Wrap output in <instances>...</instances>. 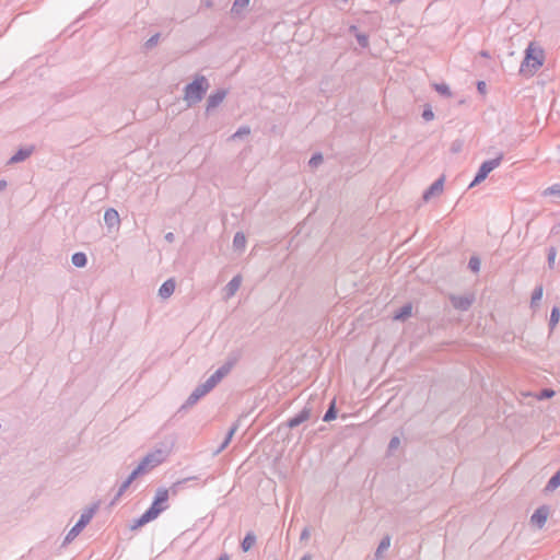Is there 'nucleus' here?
Wrapping results in <instances>:
<instances>
[{
    "instance_id": "f257e3e1",
    "label": "nucleus",
    "mask_w": 560,
    "mask_h": 560,
    "mask_svg": "<svg viewBox=\"0 0 560 560\" xmlns=\"http://www.w3.org/2000/svg\"><path fill=\"white\" fill-rule=\"evenodd\" d=\"M524 54V59L520 66V73L532 78L545 63V50L538 43L530 42Z\"/></svg>"
},
{
    "instance_id": "f03ea898",
    "label": "nucleus",
    "mask_w": 560,
    "mask_h": 560,
    "mask_svg": "<svg viewBox=\"0 0 560 560\" xmlns=\"http://www.w3.org/2000/svg\"><path fill=\"white\" fill-rule=\"evenodd\" d=\"M168 490L160 488L156 491L155 498L148 511H145L140 518L137 520L135 528L143 526L144 524L155 520L161 512L167 509Z\"/></svg>"
},
{
    "instance_id": "7ed1b4c3",
    "label": "nucleus",
    "mask_w": 560,
    "mask_h": 560,
    "mask_svg": "<svg viewBox=\"0 0 560 560\" xmlns=\"http://www.w3.org/2000/svg\"><path fill=\"white\" fill-rule=\"evenodd\" d=\"M209 86V81L205 75H196L194 81L185 86L184 101L188 106L199 103L203 98Z\"/></svg>"
},
{
    "instance_id": "20e7f679",
    "label": "nucleus",
    "mask_w": 560,
    "mask_h": 560,
    "mask_svg": "<svg viewBox=\"0 0 560 560\" xmlns=\"http://www.w3.org/2000/svg\"><path fill=\"white\" fill-rule=\"evenodd\" d=\"M164 460V454L162 451H155L147 455L138 465V467L130 474L129 478L124 485V489L127 488L139 475H142L150 469L159 466Z\"/></svg>"
},
{
    "instance_id": "39448f33",
    "label": "nucleus",
    "mask_w": 560,
    "mask_h": 560,
    "mask_svg": "<svg viewBox=\"0 0 560 560\" xmlns=\"http://www.w3.org/2000/svg\"><path fill=\"white\" fill-rule=\"evenodd\" d=\"M502 160H503V154L499 153L497 155V158H494L492 160L485 161L480 165V167H479V170H478L474 180L471 182L470 186H475V185L481 183L482 180H485L486 177L488 176V174L491 171H493L494 168H497L501 164Z\"/></svg>"
},
{
    "instance_id": "423d86ee",
    "label": "nucleus",
    "mask_w": 560,
    "mask_h": 560,
    "mask_svg": "<svg viewBox=\"0 0 560 560\" xmlns=\"http://www.w3.org/2000/svg\"><path fill=\"white\" fill-rule=\"evenodd\" d=\"M94 514V510L91 509L86 512H84L78 523L69 530L68 535L66 536L67 541H71L74 539L79 533L90 523Z\"/></svg>"
},
{
    "instance_id": "0eeeda50",
    "label": "nucleus",
    "mask_w": 560,
    "mask_h": 560,
    "mask_svg": "<svg viewBox=\"0 0 560 560\" xmlns=\"http://www.w3.org/2000/svg\"><path fill=\"white\" fill-rule=\"evenodd\" d=\"M549 516V508L542 505L538 508L534 514L530 516V523L537 528H542L547 522Z\"/></svg>"
},
{
    "instance_id": "6e6552de",
    "label": "nucleus",
    "mask_w": 560,
    "mask_h": 560,
    "mask_svg": "<svg viewBox=\"0 0 560 560\" xmlns=\"http://www.w3.org/2000/svg\"><path fill=\"white\" fill-rule=\"evenodd\" d=\"M444 189V177L438 178L422 195V200L429 201L434 197L440 196Z\"/></svg>"
},
{
    "instance_id": "1a4fd4ad",
    "label": "nucleus",
    "mask_w": 560,
    "mask_h": 560,
    "mask_svg": "<svg viewBox=\"0 0 560 560\" xmlns=\"http://www.w3.org/2000/svg\"><path fill=\"white\" fill-rule=\"evenodd\" d=\"M104 222L109 231L118 229L120 223L118 212L113 208L107 209L104 213Z\"/></svg>"
},
{
    "instance_id": "9d476101",
    "label": "nucleus",
    "mask_w": 560,
    "mask_h": 560,
    "mask_svg": "<svg viewBox=\"0 0 560 560\" xmlns=\"http://www.w3.org/2000/svg\"><path fill=\"white\" fill-rule=\"evenodd\" d=\"M226 94L228 92L225 90H218L215 93H212L207 100V112L218 107L223 102Z\"/></svg>"
},
{
    "instance_id": "9b49d317",
    "label": "nucleus",
    "mask_w": 560,
    "mask_h": 560,
    "mask_svg": "<svg viewBox=\"0 0 560 560\" xmlns=\"http://www.w3.org/2000/svg\"><path fill=\"white\" fill-rule=\"evenodd\" d=\"M33 151V147L22 148L10 158L9 163L14 164L25 161L28 156H31Z\"/></svg>"
},
{
    "instance_id": "f8f14e48",
    "label": "nucleus",
    "mask_w": 560,
    "mask_h": 560,
    "mask_svg": "<svg viewBox=\"0 0 560 560\" xmlns=\"http://www.w3.org/2000/svg\"><path fill=\"white\" fill-rule=\"evenodd\" d=\"M175 291V281L170 279L165 281L159 289V295L162 299H168Z\"/></svg>"
},
{
    "instance_id": "ddd939ff",
    "label": "nucleus",
    "mask_w": 560,
    "mask_h": 560,
    "mask_svg": "<svg viewBox=\"0 0 560 560\" xmlns=\"http://www.w3.org/2000/svg\"><path fill=\"white\" fill-rule=\"evenodd\" d=\"M242 283V278L240 276L234 277L226 285V296L230 298L236 293Z\"/></svg>"
},
{
    "instance_id": "4468645a",
    "label": "nucleus",
    "mask_w": 560,
    "mask_h": 560,
    "mask_svg": "<svg viewBox=\"0 0 560 560\" xmlns=\"http://www.w3.org/2000/svg\"><path fill=\"white\" fill-rule=\"evenodd\" d=\"M250 0H234L231 13L235 16H240L243 11L248 7Z\"/></svg>"
},
{
    "instance_id": "2eb2a0df",
    "label": "nucleus",
    "mask_w": 560,
    "mask_h": 560,
    "mask_svg": "<svg viewBox=\"0 0 560 560\" xmlns=\"http://www.w3.org/2000/svg\"><path fill=\"white\" fill-rule=\"evenodd\" d=\"M228 373L229 368L219 369L213 375H211L207 380V382L210 383V386L214 387Z\"/></svg>"
},
{
    "instance_id": "dca6fc26",
    "label": "nucleus",
    "mask_w": 560,
    "mask_h": 560,
    "mask_svg": "<svg viewBox=\"0 0 560 560\" xmlns=\"http://www.w3.org/2000/svg\"><path fill=\"white\" fill-rule=\"evenodd\" d=\"M308 417H310V412L307 410H303L298 416L291 418L288 421V425H289V428H294V427L301 424L302 422L306 421L308 419Z\"/></svg>"
},
{
    "instance_id": "f3484780",
    "label": "nucleus",
    "mask_w": 560,
    "mask_h": 560,
    "mask_svg": "<svg viewBox=\"0 0 560 560\" xmlns=\"http://www.w3.org/2000/svg\"><path fill=\"white\" fill-rule=\"evenodd\" d=\"M349 30L351 33H353L355 35V38L361 47L365 48L369 46L368 36L365 34L359 33L357 26L351 25Z\"/></svg>"
},
{
    "instance_id": "a211bd4d",
    "label": "nucleus",
    "mask_w": 560,
    "mask_h": 560,
    "mask_svg": "<svg viewBox=\"0 0 560 560\" xmlns=\"http://www.w3.org/2000/svg\"><path fill=\"white\" fill-rule=\"evenodd\" d=\"M411 312H412V307L410 304H407L405 306H402L400 308L399 312H397L395 315H394V319L395 320H405L406 318L410 317L411 315Z\"/></svg>"
},
{
    "instance_id": "6ab92c4d",
    "label": "nucleus",
    "mask_w": 560,
    "mask_h": 560,
    "mask_svg": "<svg viewBox=\"0 0 560 560\" xmlns=\"http://www.w3.org/2000/svg\"><path fill=\"white\" fill-rule=\"evenodd\" d=\"M390 546V538L388 536L384 537L382 541L378 545V548L376 550V557L381 558L383 553L389 548Z\"/></svg>"
},
{
    "instance_id": "aec40b11",
    "label": "nucleus",
    "mask_w": 560,
    "mask_h": 560,
    "mask_svg": "<svg viewBox=\"0 0 560 560\" xmlns=\"http://www.w3.org/2000/svg\"><path fill=\"white\" fill-rule=\"evenodd\" d=\"M256 538L253 534H247L242 541V549L247 552L255 545Z\"/></svg>"
},
{
    "instance_id": "412c9836",
    "label": "nucleus",
    "mask_w": 560,
    "mask_h": 560,
    "mask_svg": "<svg viewBox=\"0 0 560 560\" xmlns=\"http://www.w3.org/2000/svg\"><path fill=\"white\" fill-rule=\"evenodd\" d=\"M72 262L77 267H83L86 264V256L83 253H75L72 256Z\"/></svg>"
},
{
    "instance_id": "4be33fe9",
    "label": "nucleus",
    "mask_w": 560,
    "mask_h": 560,
    "mask_svg": "<svg viewBox=\"0 0 560 560\" xmlns=\"http://www.w3.org/2000/svg\"><path fill=\"white\" fill-rule=\"evenodd\" d=\"M560 486V470L549 480L547 490L552 491Z\"/></svg>"
},
{
    "instance_id": "5701e85b",
    "label": "nucleus",
    "mask_w": 560,
    "mask_h": 560,
    "mask_svg": "<svg viewBox=\"0 0 560 560\" xmlns=\"http://www.w3.org/2000/svg\"><path fill=\"white\" fill-rule=\"evenodd\" d=\"M249 133H250V128L247 126H242L237 129V131L235 133L232 135L231 139L235 140V139L242 138L244 136H247Z\"/></svg>"
},
{
    "instance_id": "b1692460",
    "label": "nucleus",
    "mask_w": 560,
    "mask_h": 560,
    "mask_svg": "<svg viewBox=\"0 0 560 560\" xmlns=\"http://www.w3.org/2000/svg\"><path fill=\"white\" fill-rule=\"evenodd\" d=\"M213 387L210 386V383L206 382L201 387H199L194 396L196 399H198L199 397H201L202 395H205L206 393H208L209 390H211Z\"/></svg>"
},
{
    "instance_id": "393cba45",
    "label": "nucleus",
    "mask_w": 560,
    "mask_h": 560,
    "mask_svg": "<svg viewBox=\"0 0 560 560\" xmlns=\"http://www.w3.org/2000/svg\"><path fill=\"white\" fill-rule=\"evenodd\" d=\"M560 319V311L558 307H553L550 315V326L553 328Z\"/></svg>"
},
{
    "instance_id": "a878e982",
    "label": "nucleus",
    "mask_w": 560,
    "mask_h": 560,
    "mask_svg": "<svg viewBox=\"0 0 560 560\" xmlns=\"http://www.w3.org/2000/svg\"><path fill=\"white\" fill-rule=\"evenodd\" d=\"M322 162L323 155L320 153H316L310 159L308 164L311 167H317Z\"/></svg>"
},
{
    "instance_id": "bb28decb",
    "label": "nucleus",
    "mask_w": 560,
    "mask_h": 560,
    "mask_svg": "<svg viewBox=\"0 0 560 560\" xmlns=\"http://www.w3.org/2000/svg\"><path fill=\"white\" fill-rule=\"evenodd\" d=\"M422 118L430 121L434 119V113L431 108V106L427 105L424 109L422 110Z\"/></svg>"
},
{
    "instance_id": "cd10ccee",
    "label": "nucleus",
    "mask_w": 560,
    "mask_h": 560,
    "mask_svg": "<svg viewBox=\"0 0 560 560\" xmlns=\"http://www.w3.org/2000/svg\"><path fill=\"white\" fill-rule=\"evenodd\" d=\"M542 294H544V289L542 287H537L534 294H533V298H532V304H536L537 302L540 301V299L542 298Z\"/></svg>"
},
{
    "instance_id": "c85d7f7f",
    "label": "nucleus",
    "mask_w": 560,
    "mask_h": 560,
    "mask_svg": "<svg viewBox=\"0 0 560 560\" xmlns=\"http://www.w3.org/2000/svg\"><path fill=\"white\" fill-rule=\"evenodd\" d=\"M245 243H246L245 234L242 232H237L234 235L233 245H245Z\"/></svg>"
},
{
    "instance_id": "c756f323",
    "label": "nucleus",
    "mask_w": 560,
    "mask_h": 560,
    "mask_svg": "<svg viewBox=\"0 0 560 560\" xmlns=\"http://www.w3.org/2000/svg\"><path fill=\"white\" fill-rule=\"evenodd\" d=\"M435 90H436L440 94H442V95H444V96H451V91H450L448 86H447V85H445V84H436V85H435Z\"/></svg>"
},
{
    "instance_id": "7c9ffc66",
    "label": "nucleus",
    "mask_w": 560,
    "mask_h": 560,
    "mask_svg": "<svg viewBox=\"0 0 560 560\" xmlns=\"http://www.w3.org/2000/svg\"><path fill=\"white\" fill-rule=\"evenodd\" d=\"M545 195L560 196V184H556L545 190Z\"/></svg>"
},
{
    "instance_id": "2f4dec72",
    "label": "nucleus",
    "mask_w": 560,
    "mask_h": 560,
    "mask_svg": "<svg viewBox=\"0 0 560 560\" xmlns=\"http://www.w3.org/2000/svg\"><path fill=\"white\" fill-rule=\"evenodd\" d=\"M469 267L474 272H478L480 270V260L476 257H472L469 261Z\"/></svg>"
},
{
    "instance_id": "473e14b6",
    "label": "nucleus",
    "mask_w": 560,
    "mask_h": 560,
    "mask_svg": "<svg viewBox=\"0 0 560 560\" xmlns=\"http://www.w3.org/2000/svg\"><path fill=\"white\" fill-rule=\"evenodd\" d=\"M159 37H160V35H159V34L153 35L152 37H150V38L147 40L145 46H147V47H149V48H150V47H153L154 45H156V44H158V42H159Z\"/></svg>"
},
{
    "instance_id": "72a5a7b5",
    "label": "nucleus",
    "mask_w": 560,
    "mask_h": 560,
    "mask_svg": "<svg viewBox=\"0 0 560 560\" xmlns=\"http://www.w3.org/2000/svg\"><path fill=\"white\" fill-rule=\"evenodd\" d=\"M454 304L458 307H466L470 304V300L457 299L454 301Z\"/></svg>"
},
{
    "instance_id": "f704fd0d",
    "label": "nucleus",
    "mask_w": 560,
    "mask_h": 560,
    "mask_svg": "<svg viewBox=\"0 0 560 560\" xmlns=\"http://www.w3.org/2000/svg\"><path fill=\"white\" fill-rule=\"evenodd\" d=\"M335 411H334V407H331L327 412L326 415L324 416V420L325 421H329L331 419H335Z\"/></svg>"
},
{
    "instance_id": "c9c22d12",
    "label": "nucleus",
    "mask_w": 560,
    "mask_h": 560,
    "mask_svg": "<svg viewBox=\"0 0 560 560\" xmlns=\"http://www.w3.org/2000/svg\"><path fill=\"white\" fill-rule=\"evenodd\" d=\"M399 443H400V441H399V439H398V438H393V439L390 440V443H389V448H390V450H394V448L398 447V446H399Z\"/></svg>"
},
{
    "instance_id": "e433bc0d",
    "label": "nucleus",
    "mask_w": 560,
    "mask_h": 560,
    "mask_svg": "<svg viewBox=\"0 0 560 560\" xmlns=\"http://www.w3.org/2000/svg\"><path fill=\"white\" fill-rule=\"evenodd\" d=\"M477 89L481 94L486 93V83L483 81H479L477 83Z\"/></svg>"
},
{
    "instance_id": "4c0bfd02",
    "label": "nucleus",
    "mask_w": 560,
    "mask_h": 560,
    "mask_svg": "<svg viewBox=\"0 0 560 560\" xmlns=\"http://www.w3.org/2000/svg\"><path fill=\"white\" fill-rule=\"evenodd\" d=\"M212 5H213L212 0H201V2H200L201 8H211Z\"/></svg>"
},
{
    "instance_id": "58836bf2",
    "label": "nucleus",
    "mask_w": 560,
    "mask_h": 560,
    "mask_svg": "<svg viewBox=\"0 0 560 560\" xmlns=\"http://www.w3.org/2000/svg\"><path fill=\"white\" fill-rule=\"evenodd\" d=\"M164 238L167 243H173L175 241L174 234L172 232L166 233Z\"/></svg>"
},
{
    "instance_id": "ea45409f",
    "label": "nucleus",
    "mask_w": 560,
    "mask_h": 560,
    "mask_svg": "<svg viewBox=\"0 0 560 560\" xmlns=\"http://www.w3.org/2000/svg\"><path fill=\"white\" fill-rule=\"evenodd\" d=\"M553 394H555V393H553V390H551V389H546V390H544V392L541 393V397H544V398H550V397H552V396H553Z\"/></svg>"
},
{
    "instance_id": "a19ab883",
    "label": "nucleus",
    "mask_w": 560,
    "mask_h": 560,
    "mask_svg": "<svg viewBox=\"0 0 560 560\" xmlns=\"http://www.w3.org/2000/svg\"><path fill=\"white\" fill-rule=\"evenodd\" d=\"M555 258H556V253L555 252H551L549 254V257H548V262H549V266L552 267L553 264H555Z\"/></svg>"
},
{
    "instance_id": "79ce46f5",
    "label": "nucleus",
    "mask_w": 560,
    "mask_h": 560,
    "mask_svg": "<svg viewBox=\"0 0 560 560\" xmlns=\"http://www.w3.org/2000/svg\"><path fill=\"white\" fill-rule=\"evenodd\" d=\"M234 432H235V428H232L231 431L229 432V436H228L226 442H229L231 440V438L233 436Z\"/></svg>"
},
{
    "instance_id": "37998d69",
    "label": "nucleus",
    "mask_w": 560,
    "mask_h": 560,
    "mask_svg": "<svg viewBox=\"0 0 560 560\" xmlns=\"http://www.w3.org/2000/svg\"><path fill=\"white\" fill-rule=\"evenodd\" d=\"M480 55L483 57V58H489V54L487 51H481Z\"/></svg>"
},
{
    "instance_id": "c03bdc74",
    "label": "nucleus",
    "mask_w": 560,
    "mask_h": 560,
    "mask_svg": "<svg viewBox=\"0 0 560 560\" xmlns=\"http://www.w3.org/2000/svg\"><path fill=\"white\" fill-rule=\"evenodd\" d=\"M218 560H230L229 556L224 555L221 556Z\"/></svg>"
},
{
    "instance_id": "a18cd8bd",
    "label": "nucleus",
    "mask_w": 560,
    "mask_h": 560,
    "mask_svg": "<svg viewBox=\"0 0 560 560\" xmlns=\"http://www.w3.org/2000/svg\"><path fill=\"white\" fill-rule=\"evenodd\" d=\"M5 185H7V184H5V182H4V180H1V182H0V189L4 188V187H5Z\"/></svg>"
},
{
    "instance_id": "49530a36",
    "label": "nucleus",
    "mask_w": 560,
    "mask_h": 560,
    "mask_svg": "<svg viewBox=\"0 0 560 560\" xmlns=\"http://www.w3.org/2000/svg\"><path fill=\"white\" fill-rule=\"evenodd\" d=\"M301 560H312L311 556H304Z\"/></svg>"
}]
</instances>
